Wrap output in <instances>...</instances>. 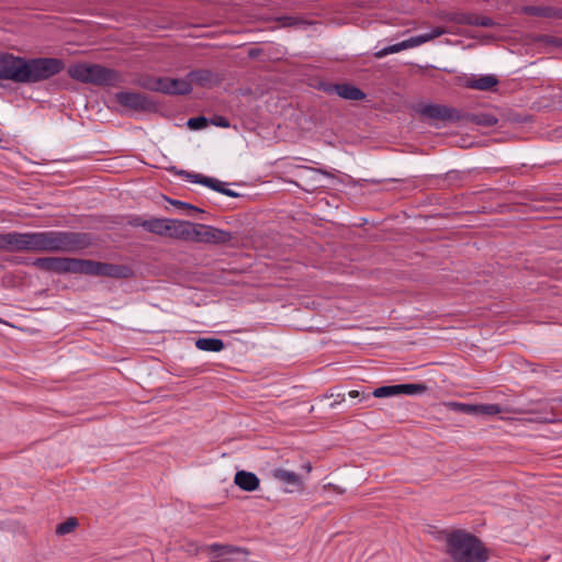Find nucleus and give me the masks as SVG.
Listing matches in <instances>:
<instances>
[{
	"label": "nucleus",
	"mask_w": 562,
	"mask_h": 562,
	"mask_svg": "<svg viewBox=\"0 0 562 562\" xmlns=\"http://www.w3.org/2000/svg\"><path fill=\"white\" fill-rule=\"evenodd\" d=\"M419 113L434 122L447 123L461 120V114L457 109L440 104H424L419 108Z\"/></svg>",
	"instance_id": "10"
},
{
	"label": "nucleus",
	"mask_w": 562,
	"mask_h": 562,
	"mask_svg": "<svg viewBox=\"0 0 562 562\" xmlns=\"http://www.w3.org/2000/svg\"><path fill=\"white\" fill-rule=\"evenodd\" d=\"M272 477L282 484L289 486L286 492H294L302 488V480L299 474L285 469H274L271 473Z\"/></svg>",
	"instance_id": "15"
},
{
	"label": "nucleus",
	"mask_w": 562,
	"mask_h": 562,
	"mask_svg": "<svg viewBox=\"0 0 562 562\" xmlns=\"http://www.w3.org/2000/svg\"><path fill=\"white\" fill-rule=\"evenodd\" d=\"M115 101L123 108L133 111H149L155 109V103L144 93L120 91L115 94Z\"/></svg>",
	"instance_id": "9"
},
{
	"label": "nucleus",
	"mask_w": 562,
	"mask_h": 562,
	"mask_svg": "<svg viewBox=\"0 0 562 562\" xmlns=\"http://www.w3.org/2000/svg\"><path fill=\"white\" fill-rule=\"evenodd\" d=\"M195 347L202 351L220 352L225 345L222 339L214 337H203L195 340Z\"/></svg>",
	"instance_id": "21"
},
{
	"label": "nucleus",
	"mask_w": 562,
	"mask_h": 562,
	"mask_svg": "<svg viewBox=\"0 0 562 562\" xmlns=\"http://www.w3.org/2000/svg\"><path fill=\"white\" fill-rule=\"evenodd\" d=\"M77 526H78L77 518L70 517V518H68L67 520H65L64 522L59 524L56 527V533L59 535V536L67 535V533L71 532V531H74Z\"/></svg>",
	"instance_id": "27"
},
{
	"label": "nucleus",
	"mask_w": 562,
	"mask_h": 562,
	"mask_svg": "<svg viewBox=\"0 0 562 562\" xmlns=\"http://www.w3.org/2000/svg\"><path fill=\"white\" fill-rule=\"evenodd\" d=\"M142 224L147 232L167 237L169 218H150Z\"/></svg>",
	"instance_id": "20"
},
{
	"label": "nucleus",
	"mask_w": 562,
	"mask_h": 562,
	"mask_svg": "<svg viewBox=\"0 0 562 562\" xmlns=\"http://www.w3.org/2000/svg\"><path fill=\"white\" fill-rule=\"evenodd\" d=\"M231 232L204 224H192L190 241L206 244H227L232 240Z\"/></svg>",
	"instance_id": "7"
},
{
	"label": "nucleus",
	"mask_w": 562,
	"mask_h": 562,
	"mask_svg": "<svg viewBox=\"0 0 562 562\" xmlns=\"http://www.w3.org/2000/svg\"><path fill=\"white\" fill-rule=\"evenodd\" d=\"M192 91V86L188 76L183 79H173L165 77L162 93L166 94H188Z\"/></svg>",
	"instance_id": "17"
},
{
	"label": "nucleus",
	"mask_w": 562,
	"mask_h": 562,
	"mask_svg": "<svg viewBox=\"0 0 562 562\" xmlns=\"http://www.w3.org/2000/svg\"><path fill=\"white\" fill-rule=\"evenodd\" d=\"M427 390L426 385L420 383L384 385L376 387L371 394L374 397H392L401 394L415 395L422 394Z\"/></svg>",
	"instance_id": "11"
},
{
	"label": "nucleus",
	"mask_w": 562,
	"mask_h": 562,
	"mask_svg": "<svg viewBox=\"0 0 562 562\" xmlns=\"http://www.w3.org/2000/svg\"><path fill=\"white\" fill-rule=\"evenodd\" d=\"M170 203L178 206L179 209L189 210L198 213H203L204 211L199 209L198 206H194L192 204H189L187 202H182L179 200H170Z\"/></svg>",
	"instance_id": "32"
},
{
	"label": "nucleus",
	"mask_w": 562,
	"mask_h": 562,
	"mask_svg": "<svg viewBox=\"0 0 562 562\" xmlns=\"http://www.w3.org/2000/svg\"><path fill=\"white\" fill-rule=\"evenodd\" d=\"M497 85L498 79L494 75H484L480 76L479 78H471L467 81L468 88L480 91L492 90Z\"/></svg>",
	"instance_id": "19"
},
{
	"label": "nucleus",
	"mask_w": 562,
	"mask_h": 562,
	"mask_svg": "<svg viewBox=\"0 0 562 562\" xmlns=\"http://www.w3.org/2000/svg\"><path fill=\"white\" fill-rule=\"evenodd\" d=\"M561 402H562V397H561Z\"/></svg>",
	"instance_id": "40"
},
{
	"label": "nucleus",
	"mask_w": 562,
	"mask_h": 562,
	"mask_svg": "<svg viewBox=\"0 0 562 562\" xmlns=\"http://www.w3.org/2000/svg\"><path fill=\"white\" fill-rule=\"evenodd\" d=\"M132 269L124 265H113L87 259L86 276H101L115 279H127Z\"/></svg>",
	"instance_id": "8"
},
{
	"label": "nucleus",
	"mask_w": 562,
	"mask_h": 562,
	"mask_svg": "<svg viewBox=\"0 0 562 562\" xmlns=\"http://www.w3.org/2000/svg\"><path fill=\"white\" fill-rule=\"evenodd\" d=\"M502 413V407L498 404H481L477 405V414L476 415H497Z\"/></svg>",
	"instance_id": "28"
},
{
	"label": "nucleus",
	"mask_w": 562,
	"mask_h": 562,
	"mask_svg": "<svg viewBox=\"0 0 562 562\" xmlns=\"http://www.w3.org/2000/svg\"><path fill=\"white\" fill-rule=\"evenodd\" d=\"M212 124L215 125V126H218V127H229V121L225 117V116H222V115H215L212 120H211Z\"/></svg>",
	"instance_id": "35"
},
{
	"label": "nucleus",
	"mask_w": 562,
	"mask_h": 562,
	"mask_svg": "<svg viewBox=\"0 0 562 562\" xmlns=\"http://www.w3.org/2000/svg\"><path fill=\"white\" fill-rule=\"evenodd\" d=\"M91 244L92 238L89 234L68 231L0 234V250L5 252H78Z\"/></svg>",
	"instance_id": "1"
},
{
	"label": "nucleus",
	"mask_w": 562,
	"mask_h": 562,
	"mask_svg": "<svg viewBox=\"0 0 562 562\" xmlns=\"http://www.w3.org/2000/svg\"><path fill=\"white\" fill-rule=\"evenodd\" d=\"M190 85L198 83L200 86H207L213 80V74L206 69L193 70L188 74Z\"/></svg>",
	"instance_id": "22"
},
{
	"label": "nucleus",
	"mask_w": 562,
	"mask_h": 562,
	"mask_svg": "<svg viewBox=\"0 0 562 562\" xmlns=\"http://www.w3.org/2000/svg\"><path fill=\"white\" fill-rule=\"evenodd\" d=\"M278 21L281 23L284 27L290 26H296V25H304L306 22L297 16H291V15H283L278 18Z\"/></svg>",
	"instance_id": "29"
},
{
	"label": "nucleus",
	"mask_w": 562,
	"mask_h": 562,
	"mask_svg": "<svg viewBox=\"0 0 562 562\" xmlns=\"http://www.w3.org/2000/svg\"><path fill=\"white\" fill-rule=\"evenodd\" d=\"M32 265L40 270L55 272L58 274H86L87 259L67 257H43L36 258L32 262Z\"/></svg>",
	"instance_id": "5"
},
{
	"label": "nucleus",
	"mask_w": 562,
	"mask_h": 562,
	"mask_svg": "<svg viewBox=\"0 0 562 562\" xmlns=\"http://www.w3.org/2000/svg\"><path fill=\"white\" fill-rule=\"evenodd\" d=\"M521 11L532 16H552L553 13L551 8L540 5H526L521 8Z\"/></svg>",
	"instance_id": "25"
},
{
	"label": "nucleus",
	"mask_w": 562,
	"mask_h": 562,
	"mask_svg": "<svg viewBox=\"0 0 562 562\" xmlns=\"http://www.w3.org/2000/svg\"><path fill=\"white\" fill-rule=\"evenodd\" d=\"M345 401V394L338 393L333 403H330V407H335L336 405L342 403Z\"/></svg>",
	"instance_id": "36"
},
{
	"label": "nucleus",
	"mask_w": 562,
	"mask_h": 562,
	"mask_svg": "<svg viewBox=\"0 0 562 562\" xmlns=\"http://www.w3.org/2000/svg\"><path fill=\"white\" fill-rule=\"evenodd\" d=\"M448 33V30L441 26L434 27L429 33L413 36L408 40L402 41L397 44L386 46L374 53L375 58H383L390 54H395L404 49L417 47L424 43L430 42L443 34Z\"/></svg>",
	"instance_id": "6"
},
{
	"label": "nucleus",
	"mask_w": 562,
	"mask_h": 562,
	"mask_svg": "<svg viewBox=\"0 0 562 562\" xmlns=\"http://www.w3.org/2000/svg\"><path fill=\"white\" fill-rule=\"evenodd\" d=\"M551 43L554 44V45H562V40L561 38H553L551 41Z\"/></svg>",
	"instance_id": "38"
},
{
	"label": "nucleus",
	"mask_w": 562,
	"mask_h": 562,
	"mask_svg": "<svg viewBox=\"0 0 562 562\" xmlns=\"http://www.w3.org/2000/svg\"><path fill=\"white\" fill-rule=\"evenodd\" d=\"M348 395L351 398L359 397L360 402H368V401L371 400V394L370 393L360 392V391H357V390H352V391L348 392Z\"/></svg>",
	"instance_id": "34"
},
{
	"label": "nucleus",
	"mask_w": 562,
	"mask_h": 562,
	"mask_svg": "<svg viewBox=\"0 0 562 562\" xmlns=\"http://www.w3.org/2000/svg\"><path fill=\"white\" fill-rule=\"evenodd\" d=\"M187 124L192 130H201L207 125V120L204 116L191 117Z\"/></svg>",
	"instance_id": "31"
},
{
	"label": "nucleus",
	"mask_w": 562,
	"mask_h": 562,
	"mask_svg": "<svg viewBox=\"0 0 562 562\" xmlns=\"http://www.w3.org/2000/svg\"><path fill=\"white\" fill-rule=\"evenodd\" d=\"M146 220H143L140 217H135L134 220L131 221V224L133 226H142L143 227V224Z\"/></svg>",
	"instance_id": "37"
},
{
	"label": "nucleus",
	"mask_w": 562,
	"mask_h": 562,
	"mask_svg": "<svg viewBox=\"0 0 562 562\" xmlns=\"http://www.w3.org/2000/svg\"><path fill=\"white\" fill-rule=\"evenodd\" d=\"M474 13H465V12H449L446 13L443 19L448 22H453L457 24L463 25H472L473 24Z\"/></svg>",
	"instance_id": "23"
},
{
	"label": "nucleus",
	"mask_w": 562,
	"mask_h": 562,
	"mask_svg": "<svg viewBox=\"0 0 562 562\" xmlns=\"http://www.w3.org/2000/svg\"><path fill=\"white\" fill-rule=\"evenodd\" d=\"M552 420H553V418H549V417L539 419V422H542V423H548V422H552Z\"/></svg>",
	"instance_id": "39"
},
{
	"label": "nucleus",
	"mask_w": 562,
	"mask_h": 562,
	"mask_svg": "<svg viewBox=\"0 0 562 562\" xmlns=\"http://www.w3.org/2000/svg\"><path fill=\"white\" fill-rule=\"evenodd\" d=\"M191 222L169 218L167 237L190 241Z\"/></svg>",
	"instance_id": "16"
},
{
	"label": "nucleus",
	"mask_w": 562,
	"mask_h": 562,
	"mask_svg": "<svg viewBox=\"0 0 562 562\" xmlns=\"http://www.w3.org/2000/svg\"><path fill=\"white\" fill-rule=\"evenodd\" d=\"M179 175H181L182 177H186L187 180L193 182V183H200V184H203L216 192H220L222 194H225L227 196H232V198H237L239 196V194L231 189H226L225 188V183L220 181L218 179L216 178H211V177H206V176H203L201 173H191V172H188L186 170H181L179 172Z\"/></svg>",
	"instance_id": "12"
},
{
	"label": "nucleus",
	"mask_w": 562,
	"mask_h": 562,
	"mask_svg": "<svg viewBox=\"0 0 562 562\" xmlns=\"http://www.w3.org/2000/svg\"><path fill=\"white\" fill-rule=\"evenodd\" d=\"M471 122H473L477 125L490 127V126H494L497 124V119L492 114L481 113V114H473L471 116Z\"/></svg>",
	"instance_id": "26"
},
{
	"label": "nucleus",
	"mask_w": 562,
	"mask_h": 562,
	"mask_svg": "<svg viewBox=\"0 0 562 562\" xmlns=\"http://www.w3.org/2000/svg\"><path fill=\"white\" fill-rule=\"evenodd\" d=\"M496 23L488 16H480L474 14L473 24L474 26L493 27Z\"/></svg>",
	"instance_id": "30"
},
{
	"label": "nucleus",
	"mask_w": 562,
	"mask_h": 562,
	"mask_svg": "<svg viewBox=\"0 0 562 562\" xmlns=\"http://www.w3.org/2000/svg\"><path fill=\"white\" fill-rule=\"evenodd\" d=\"M68 75L80 82L97 86H109L116 81L117 74L95 64L78 63L68 68Z\"/></svg>",
	"instance_id": "4"
},
{
	"label": "nucleus",
	"mask_w": 562,
	"mask_h": 562,
	"mask_svg": "<svg viewBox=\"0 0 562 562\" xmlns=\"http://www.w3.org/2000/svg\"><path fill=\"white\" fill-rule=\"evenodd\" d=\"M235 484L246 492L256 491L259 487L260 481L252 472L238 471L234 479Z\"/></svg>",
	"instance_id": "18"
},
{
	"label": "nucleus",
	"mask_w": 562,
	"mask_h": 562,
	"mask_svg": "<svg viewBox=\"0 0 562 562\" xmlns=\"http://www.w3.org/2000/svg\"><path fill=\"white\" fill-rule=\"evenodd\" d=\"M458 406L459 407H452V409L464 413V414H471V415L477 414V405L458 404Z\"/></svg>",
	"instance_id": "33"
},
{
	"label": "nucleus",
	"mask_w": 562,
	"mask_h": 562,
	"mask_svg": "<svg viewBox=\"0 0 562 562\" xmlns=\"http://www.w3.org/2000/svg\"><path fill=\"white\" fill-rule=\"evenodd\" d=\"M164 79L165 77H145L139 80V86L146 90L162 93Z\"/></svg>",
	"instance_id": "24"
},
{
	"label": "nucleus",
	"mask_w": 562,
	"mask_h": 562,
	"mask_svg": "<svg viewBox=\"0 0 562 562\" xmlns=\"http://www.w3.org/2000/svg\"><path fill=\"white\" fill-rule=\"evenodd\" d=\"M65 64L55 57L24 58L13 54H0V79L15 83H36L61 72Z\"/></svg>",
	"instance_id": "2"
},
{
	"label": "nucleus",
	"mask_w": 562,
	"mask_h": 562,
	"mask_svg": "<svg viewBox=\"0 0 562 562\" xmlns=\"http://www.w3.org/2000/svg\"><path fill=\"white\" fill-rule=\"evenodd\" d=\"M207 549L214 553L215 558L226 561L246 560L249 555L248 549L233 544L213 543Z\"/></svg>",
	"instance_id": "13"
},
{
	"label": "nucleus",
	"mask_w": 562,
	"mask_h": 562,
	"mask_svg": "<svg viewBox=\"0 0 562 562\" xmlns=\"http://www.w3.org/2000/svg\"><path fill=\"white\" fill-rule=\"evenodd\" d=\"M327 93H336L345 100L359 101L366 98V93L358 87L350 83H330L324 87Z\"/></svg>",
	"instance_id": "14"
},
{
	"label": "nucleus",
	"mask_w": 562,
	"mask_h": 562,
	"mask_svg": "<svg viewBox=\"0 0 562 562\" xmlns=\"http://www.w3.org/2000/svg\"><path fill=\"white\" fill-rule=\"evenodd\" d=\"M447 552L453 562H486L488 550L475 536L456 530L447 538Z\"/></svg>",
	"instance_id": "3"
}]
</instances>
